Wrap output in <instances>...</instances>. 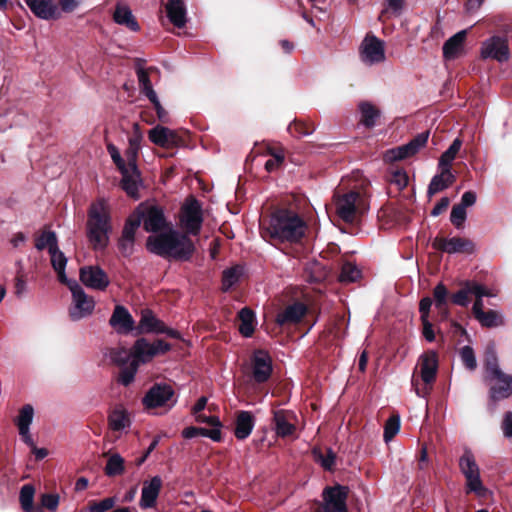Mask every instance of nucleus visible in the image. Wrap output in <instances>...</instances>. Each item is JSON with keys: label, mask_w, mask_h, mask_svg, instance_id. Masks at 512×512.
I'll return each mask as SVG.
<instances>
[{"label": "nucleus", "mask_w": 512, "mask_h": 512, "mask_svg": "<svg viewBox=\"0 0 512 512\" xmlns=\"http://www.w3.org/2000/svg\"><path fill=\"white\" fill-rule=\"evenodd\" d=\"M115 505V499L113 497L105 498L99 502H93L90 504L89 512H106L112 509Z\"/></svg>", "instance_id": "obj_59"}, {"label": "nucleus", "mask_w": 512, "mask_h": 512, "mask_svg": "<svg viewBox=\"0 0 512 512\" xmlns=\"http://www.w3.org/2000/svg\"><path fill=\"white\" fill-rule=\"evenodd\" d=\"M429 132H422L414 137L409 143L389 149L384 154L386 162H394L415 155L423 146L426 145Z\"/></svg>", "instance_id": "obj_14"}, {"label": "nucleus", "mask_w": 512, "mask_h": 512, "mask_svg": "<svg viewBox=\"0 0 512 512\" xmlns=\"http://www.w3.org/2000/svg\"><path fill=\"white\" fill-rule=\"evenodd\" d=\"M165 11L169 21L177 28H183L187 23V9L183 0H168Z\"/></svg>", "instance_id": "obj_24"}, {"label": "nucleus", "mask_w": 512, "mask_h": 512, "mask_svg": "<svg viewBox=\"0 0 512 512\" xmlns=\"http://www.w3.org/2000/svg\"><path fill=\"white\" fill-rule=\"evenodd\" d=\"M501 428L504 436L512 441V412L505 413Z\"/></svg>", "instance_id": "obj_64"}, {"label": "nucleus", "mask_w": 512, "mask_h": 512, "mask_svg": "<svg viewBox=\"0 0 512 512\" xmlns=\"http://www.w3.org/2000/svg\"><path fill=\"white\" fill-rule=\"evenodd\" d=\"M433 247L437 250L446 252L448 254L455 253H473L474 252V244L472 241L461 238V237H452V238H441L437 237L433 241Z\"/></svg>", "instance_id": "obj_16"}, {"label": "nucleus", "mask_w": 512, "mask_h": 512, "mask_svg": "<svg viewBox=\"0 0 512 512\" xmlns=\"http://www.w3.org/2000/svg\"><path fill=\"white\" fill-rule=\"evenodd\" d=\"M485 368L488 373V378L503 373V371L500 369L498 365L497 356L493 349L487 352L485 359Z\"/></svg>", "instance_id": "obj_55"}, {"label": "nucleus", "mask_w": 512, "mask_h": 512, "mask_svg": "<svg viewBox=\"0 0 512 512\" xmlns=\"http://www.w3.org/2000/svg\"><path fill=\"white\" fill-rule=\"evenodd\" d=\"M272 373V360L263 350H257L253 355V377L256 382L267 381Z\"/></svg>", "instance_id": "obj_22"}, {"label": "nucleus", "mask_w": 512, "mask_h": 512, "mask_svg": "<svg viewBox=\"0 0 512 512\" xmlns=\"http://www.w3.org/2000/svg\"><path fill=\"white\" fill-rule=\"evenodd\" d=\"M110 207L103 198L90 205L86 222V236L93 250H104L112 233Z\"/></svg>", "instance_id": "obj_2"}, {"label": "nucleus", "mask_w": 512, "mask_h": 512, "mask_svg": "<svg viewBox=\"0 0 512 512\" xmlns=\"http://www.w3.org/2000/svg\"><path fill=\"white\" fill-rule=\"evenodd\" d=\"M122 175V188L132 198H139V187L141 185L140 171L138 168L125 167L120 170Z\"/></svg>", "instance_id": "obj_23"}, {"label": "nucleus", "mask_w": 512, "mask_h": 512, "mask_svg": "<svg viewBox=\"0 0 512 512\" xmlns=\"http://www.w3.org/2000/svg\"><path fill=\"white\" fill-rule=\"evenodd\" d=\"M490 379L497 381L489 390V400L493 404L494 409L498 401L507 399L512 395V375L503 372Z\"/></svg>", "instance_id": "obj_20"}, {"label": "nucleus", "mask_w": 512, "mask_h": 512, "mask_svg": "<svg viewBox=\"0 0 512 512\" xmlns=\"http://www.w3.org/2000/svg\"><path fill=\"white\" fill-rule=\"evenodd\" d=\"M405 8V0H385V8L381 16L391 13L394 16H400Z\"/></svg>", "instance_id": "obj_56"}, {"label": "nucleus", "mask_w": 512, "mask_h": 512, "mask_svg": "<svg viewBox=\"0 0 512 512\" xmlns=\"http://www.w3.org/2000/svg\"><path fill=\"white\" fill-rule=\"evenodd\" d=\"M34 415L35 411L33 406L31 404H25L20 408L18 415L14 418V424L18 429L19 436L26 445H33L30 426L33 422Z\"/></svg>", "instance_id": "obj_17"}, {"label": "nucleus", "mask_w": 512, "mask_h": 512, "mask_svg": "<svg viewBox=\"0 0 512 512\" xmlns=\"http://www.w3.org/2000/svg\"><path fill=\"white\" fill-rule=\"evenodd\" d=\"M473 296L475 297V302L472 307V311L474 316L484 311V301L483 297H495L496 294L488 289L486 286L477 283V286L473 287Z\"/></svg>", "instance_id": "obj_38"}, {"label": "nucleus", "mask_w": 512, "mask_h": 512, "mask_svg": "<svg viewBox=\"0 0 512 512\" xmlns=\"http://www.w3.org/2000/svg\"><path fill=\"white\" fill-rule=\"evenodd\" d=\"M124 469L123 457L120 454L115 453L112 454L107 460L105 466V474L110 477L120 475L124 472Z\"/></svg>", "instance_id": "obj_45"}, {"label": "nucleus", "mask_w": 512, "mask_h": 512, "mask_svg": "<svg viewBox=\"0 0 512 512\" xmlns=\"http://www.w3.org/2000/svg\"><path fill=\"white\" fill-rule=\"evenodd\" d=\"M367 209L364 198L360 193L351 191L340 196L336 201L338 216L347 223H352L356 217Z\"/></svg>", "instance_id": "obj_6"}, {"label": "nucleus", "mask_w": 512, "mask_h": 512, "mask_svg": "<svg viewBox=\"0 0 512 512\" xmlns=\"http://www.w3.org/2000/svg\"><path fill=\"white\" fill-rule=\"evenodd\" d=\"M149 140L155 145L166 147L176 141V133L167 127L157 125L149 131Z\"/></svg>", "instance_id": "obj_31"}, {"label": "nucleus", "mask_w": 512, "mask_h": 512, "mask_svg": "<svg viewBox=\"0 0 512 512\" xmlns=\"http://www.w3.org/2000/svg\"><path fill=\"white\" fill-rule=\"evenodd\" d=\"M307 313V306L302 302H294L286 306L276 316L279 326H287L299 323Z\"/></svg>", "instance_id": "obj_21"}, {"label": "nucleus", "mask_w": 512, "mask_h": 512, "mask_svg": "<svg viewBox=\"0 0 512 512\" xmlns=\"http://www.w3.org/2000/svg\"><path fill=\"white\" fill-rule=\"evenodd\" d=\"M408 175L405 171L396 170L392 173L390 182L395 184L399 189H403L408 185Z\"/></svg>", "instance_id": "obj_62"}, {"label": "nucleus", "mask_w": 512, "mask_h": 512, "mask_svg": "<svg viewBox=\"0 0 512 512\" xmlns=\"http://www.w3.org/2000/svg\"><path fill=\"white\" fill-rule=\"evenodd\" d=\"M433 296L435 301V307L439 310L443 317L446 318L448 316V311L446 308L448 290L443 283H439L435 286L433 290Z\"/></svg>", "instance_id": "obj_40"}, {"label": "nucleus", "mask_w": 512, "mask_h": 512, "mask_svg": "<svg viewBox=\"0 0 512 512\" xmlns=\"http://www.w3.org/2000/svg\"><path fill=\"white\" fill-rule=\"evenodd\" d=\"M113 20L118 25L125 26L129 30L133 32H137L140 30V26L133 16V13L129 6L123 3H118L115 7V11L113 13Z\"/></svg>", "instance_id": "obj_26"}, {"label": "nucleus", "mask_w": 512, "mask_h": 512, "mask_svg": "<svg viewBox=\"0 0 512 512\" xmlns=\"http://www.w3.org/2000/svg\"><path fill=\"white\" fill-rule=\"evenodd\" d=\"M284 161V155L281 152L273 153L272 157L265 163V169L268 172L275 171Z\"/></svg>", "instance_id": "obj_63"}, {"label": "nucleus", "mask_w": 512, "mask_h": 512, "mask_svg": "<svg viewBox=\"0 0 512 512\" xmlns=\"http://www.w3.org/2000/svg\"><path fill=\"white\" fill-rule=\"evenodd\" d=\"M31 12L39 19L54 20L61 16L55 0H25Z\"/></svg>", "instance_id": "obj_19"}, {"label": "nucleus", "mask_w": 512, "mask_h": 512, "mask_svg": "<svg viewBox=\"0 0 512 512\" xmlns=\"http://www.w3.org/2000/svg\"><path fill=\"white\" fill-rule=\"evenodd\" d=\"M79 276L81 282L93 290L103 291L110 283L106 272L99 266H84L80 269Z\"/></svg>", "instance_id": "obj_15"}, {"label": "nucleus", "mask_w": 512, "mask_h": 512, "mask_svg": "<svg viewBox=\"0 0 512 512\" xmlns=\"http://www.w3.org/2000/svg\"><path fill=\"white\" fill-rule=\"evenodd\" d=\"M58 246V240L55 232L53 231H44L41 235H39L35 242V247L37 250L48 249V252L52 251Z\"/></svg>", "instance_id": "obj_44"}, {"label": "nucleus", "mask_w": 512, "mask_h": 512, "mask_svg": "<svg viewBox=\"0 0 512 512\" xmlns=\"http://www.w3.org/2000/svg\"><path fill=\"white\" fill-rule=\"evenodd\" d=\"M440 169H441V172L439 174H436L435 176H433V178L431 179V181L428 185L427 194L430 197L435 195L438 192H441V191L447 189L455 181V176L452 173L451 169H444V168H440Z\"/></svg>", "instance_id": "obj_27"}, {"label": "nucleus", "mask_w": 512, "mask_h": 512, "mask_svg": "<svg viewBox=\"0 0 512 512\" xmlns=\"http://www.w3.org/2000/svg\"><path fill=\"white\" fill-rule=\"evenodd\" d=\"M466 34V30H461L444 43L443 56L446 60H453L462 53Z\"/></svg>", "instance_id": "obj_29"}, {"label": "nucleus", "mask_w": 512, "mask_h": 512, "mask_svg": "<svg viewBox=\"0 0 512 512\" xmlns=\"http://www.w3.org/2000/svg\"><path fill=\"white\" fill-rule=\"evenodd\" d=\"M162 484V479L158 475L153 476L150 480L143 482L141 497L139 500V506L141 509L146 510L156 506Z\"/></svg>", "instance_id": "obj_18"}, {"label": "nucleus", "mask_w": 512, "mask_h": 512, "mask_svg": "<svg viewBox=\"0 0 512 512\" xmlns=\"http://www.w3.org/2000/svg\"><path fill=\"white\" fill-rule=\"evenodd\" d=\"M203 223L202 206L200 202L189 197L181 208L180 225L191 235H198Z\"/></svg>", "instance_id": "obj_8"}, {"label": "nucleus", "mask_w": 512, "mask_h": 512, "mask_svg": "<svg viewBox=\"0 0 512 512\" xmlns=\"http://www.w3.org/2000/svg\"><path fill=\"white\" fill-rule=\"evenodd\" d=\"M34 494L35 489L32 485H24L20 490V503L21 507L25 512H34Z\"/></svg>", "instance_id": "obj_48"}, {"label": "nucleus", "mask_w": 512, "mask_h": 512, "mask_svg": "<svg viewBox=\"0 0 512 512\" xmlns=\"http://www.w3.org/2000/svg\"><path fill=\"white\" fill-rule=\"evenodd\" d=\"M480 55L483 59H492L500 63L510 58L509 41L506 36L494 35L482 42Z\"/></svg>", "instance_id": "obj_10"}, {"label": "nucleus", "mask_w": 512, "mask_h": 512, "mask_svg": "<svg viewBox=\"0 0 512 512\" xmlns=\"http://www.w3.org/2000/svg\"><path fill=\"white\" fill-rule=\"evenodd\" d=\"M290 414L284 410H277L274 412V425L275 431L278 436H290L295 431V426L289 422Z\"/></svg>", "instance_id": "obj_33"}, {"label": "nucleus", "mask_w": 512, "mask_h": 512, "mask_svg": "<svg viewBox=\"0 0 512 512\" xmlns=\"http://www.w3.org/2000/svg\"><path fill=\"white\" fill-rule=\"evenodd\" d=\"M174 389L166 383L154 384L144 395L142 403L146 409L167 407L171 409L175 403Z\"/></svg>", "instance_id": "obj_9"}, {"label": "nucleus", "mask_w": 512, "mask_h": 512, "mask_svg": "<svg viewBox=\"0 0 512 512\" xmlns=\"http://www.w3.org/2000/svg\"><path fill=\"white\" fill-rule=\"evenodd\" d=\"M322 496L323 504L319 512H347V487L341 485L326 487Z\"/></svg>", "instance_id": "obj_13"}, {"label": "nucleus", "mask_w": 512, "mask_h": 512, "mask_svg": "<svg viewBox=\"0 0 512 512\" xmlns=\"http://www.w3.org/2000/svg\"><path fill=\"white\" fill-rule=\"evenodd\" d=\"M358 108L361 114V123L367 128L374 127L380 117V110L370 102H361Z\"/></svg>", "instance_id": "obj_37"}, {"label": "nucleus", "mask_w": 512, "mask_h": 512, "mask_svg": "<svg viewBox=\"0 0 512 512\" xmlns=\"http://www.w3.org/2000/svg\"><path fill=\"white\" fill-rule=\"evenodd\" d=\"M460 357L466 368L469 370H474L477 367L476 357L470 346L462 347Z\"/></svg>", "instance_id": "obj_58"}, {"label": "nucleus", "mask_w": 512, "mask_h": 512, "mask_svg": "<svg viewBox=\"0 0 512 512\" xmlns=\"http://www.w3.org/2000/svg\"><path fill=\"white\" fill-rule=\"evenodd\" d=\"M139 366L140 365H138L131 359L130 363L127 366H123V368L121 369L118 377V382L124 386H128L129 384H131L134 381Z\"/></svg>", "instance_id": "obj_49"}, {"label": "nucleus", "mask_w": 512, "mask_h": 512, "mask_svg": "<svg viewBox=\"0 0 512 512\" xmlns=\"http://www.w3.org/2000/svg\"><path fill=\"white\" fill-rule=\"evenodd\" d=\"M135 240L131 238L120 237L118 241V248L121 254L125 257L130 256L134 251Z\"/></svg>", "instance_id": "obj_61"}, {"label": "nucleus", "mask_w": 512, "mask_h": 512, "mask_svg": "<svg viewBox=\"0 0 512 512\" xmlns=\"http://www.w3.org/2000/svg\"><path fill=\"white\" fill-rule=\"evenodd\" d=\"M146 246L151 253L181 261L190 259L195 250L192 240L176 230L149 236Z\"/></svg>", "instance_id": "obj_1"}, {"label": "nucleus", "mask_w": 512, "mask_h": 512, "mask_svg": "<svg viewBox=\"0 0 512 512\" xmlns=\"http://www.w3.org/2000/svg\"><path fill=\"white\" fill-rule=\"evenodd\" d=\"M360 277V270L356 265L346 262L342 265L339 281L342 283H351Z\"/></svg>", "instance_id": "obj_51"}, {"label": "nucleus", "mask_w": 512, "mask_h": 512, "mask_svg": "<svg viewBox=\"0 0 512 512\" xmlns=\"http://www.w3.org/2000/svg\"><path fill=\"white\" fill-rule=\"evenodd\" d=\"M466 217V209L463 206L458 204L453 206L450 214V220L456 228L462 227Z\"/></svg>", "instance_id": "obj_57"}, {"label": "nucleus", "mask_w": 512, "mask_h": 512, "mask_svg": "<svg viewBox=\"0 0 512 512\" xmlns=\"http://www.w3.org/2000/svg\"><path fill=\"white\" fill-rule=\"evenodd\" d=\"M51 258V264L55 272L58 274V279L63 284H68L73 280H69L65 274V268L67 265V258L62 251L59 250L58 246L49 252Z\"/></svg>", "instance_id": "obj_34"}, {"label": "nucleus", "mask_w": 512, "mask_h": 512, "mask_svg": "<svg viewBox=\"0 0 512 512\" xmlns=\"http://www.w3.org/2000/svg\"><path fill=\"white\" fill-rule=\"evenodd\" d=\"M360 58L369 66L384 62L385 42L373 34L366 35L360 46Z\"/></svg>", "instance_id": "obj_11"}, {"label": "nucleus", "mask_w": 512, "mask_h": 512, "mask_svg": "<svg viewBox=\"0 0 512 512\" xmlns=\"http://www.w3.org/2000/svg\"><path fill=\"white\" fill-rule=\"evenodd\" d=\"M461 145V140L456 138L449 148L441 155L439 159V168L451 169V163L459 152Z\"/></svg>", "instance_id": "obj_42"}, {"label": "nucleus", "mask_w": 512, "mask_h": 512, "mask_svg": "<svg viewBox=\"0 0 512 512\" xmlns=\"http://www.w3.org/2000/svg\"><path fill=\"white\" fill-rule=\"evenodd\" d=\"M459 469L466 480V493H474L480 497L485 496L487 489L483 485L480 468L470 449H465L462 456L459 458Z\"/></svg>", "instance_id": "obj_4"}, {"label": "nucleus", "mask_w": 512, "mask_h": 512, "mask_svg": "<svg viewBox=\"0 0 512 512\" xmlns=\"http://www.w3.org/2000/svg\"><path fill=\"white\" fill-rule=\"evenodd\" d=\"M314 459L321 464V466L326 470H331L335 464V453L332 449H327L326 455L322 453L319 448H314L313 451Z\"/></svg>", "instance_id": "obj_50"}, {"label": "nucleus", "mask_w": 512, "mask_h": 512, "mask_svg": "<svg viewBox=\"0 0 512 512\" xmlns=\"http://www.w3.org/2000/svg\"><path fill=\"white\" fill-rule=\"evenodd\" d=\"M307 231L306 222L295 212L281 209L272 214L267 233L279 242L298 243Z\"/></svg>", "instance_id": "obj_3"}, {"label": "nucleus", "mask_w": 512, "mask_h": 512, "mask_svg": "<svg viewBox=\"0 0 512 512\" xmlns=\"http://www.w3.org/2000/svg\"><path fill=\"white\" fill-rule=\"evenodd\" d=\"M109 324L118 332H128L132 330L134 321L125 307L117 305L109 320Z\"/></svg>", "instance_id": "obj_28"}, {"label": "nucleus", "mask_w": 512, "mask_h": 512, "mask_svg": "<svg viewBox=\"0 0 512 512\" xmlns=\"http://www.w3.org/2000/svg\"><path fill=\"white\" fill-rule=\"evenodd\" d=\"M107 151H108L112 161L114 162V164L119 169V171L126 167L125 160L122 158L118 148L114 144L109 143L107 145Z\"/></svg>", "instance_id": "obj_60"}, {"label": "nucleus", "mask_w": 512, "mask_h": 512, "mask_svg": "<svg viewBox=\"0 0 512 512\" xmlns=\"http://www.w3.org/2000/svg\"><path fill=\"white\" fill-rule=\"evenodd\" d=\"M328 271L326 267L317 260L308 261L304 269V277L309 283H319L326 279Z\"/></svg>", "instance_id": "obj_32"}, {"label": "nucleus", "mask_w": 512, "mask_h": 512, "mask_svg": "<svg viewBox=\"0 0 512 512\" xmlns=\"http://www.w3.org/2000/svg\"><path fill=\"white\" fill-rule=\"evenodd\" d=\"M242 275V268L234 266L224 270L222 277V289L224 291L230 290L240 279Z\"/></svg>", "instance_id": "obj_46"}, {"label": "nucleus", "mask_w": 512, "mask_h": 512, "mask_svg": "<svg viewBox=\"0 0 512 512\" xmlns=\"http://www.w3.org/2000/svg\"><path fill=\"white\" fill-rule=\"evenodd\" d=\"M474 317L484 327H496L502 323L500 315L495 310L482 311Z\"/></svg>", "instance_id": "obj_47"}, {"label": "nucleus", "mask_w": 512, "mask_h": 512, "mask_svg": "<svg viewBox=\"0 0 512 512\" xmlns=\"http://www.w3.org/2000/svg\"><path fill=\"white\" fill-rule=\"evenodd\" d=\"M108 357L113 363L119 366H125L131 361L130 351L128 352L125 348L111 349L109 351Z\"/></svg>", "instance_id": "obj_54"}, {"label": "nucleus", "mask_w": 512, "mask_h": 512, "mask_svg": "<svg viewBox=\"0 0 512 512\" xmlns=\"http://www.w3.org/2000/svg\"><path fill=\"white\" fill-rule=\"evenodd\" d=\"M163 322L156 318L150 310H144L139 321V329L146 333H156L163 331Z\"/></svg>", "instance_id": "obj_35"}, {"label": "nucleus", "mask_w": 512, "mask_h": 512, "mask_svg": "<svg viewBox=\"0 0 512 512\" xmlns=\"http://www.w3.org/2000/svg\"><path fill=\"white\" fill-rule=\"evenodd\" d=\"M72 293V305L69 309V316L73 321H78L92 314L95 302L89 297L84 289L74 280L66 284Z\"/></svg>", "instance_id": "obj_7"}, {"label": "nucleus", "mask_w": 512, "mask_h": 512, "mask_svg": "<svg viewBox=\"0 0 512 512\" xmlns=\"http://www.w3.org/2000/svg\"><path fill=\"white\" fill-rule=\"evenodd\" d=\"M255 425V419L251 412L240 411L236 418L235 436L239 440L246 439L252 432Z\"/></svg>", "instance_id": "obj_30"}, {"label": "nucleus", "mask_w": 512, "mask_h": 512, "mask_svg": "<svg viewBox=\"0 0 512 512\" xmlns=\"http://www.w3.org/2000/svg\"><path fill=\"white\" fill-rule=\"evenodd\" d=\"M136 74H137L141 92L148 99H151V98L154 99L157 94L154 91L151 81L149 79L148 71L146 69H144L143 67L139 66L136 69Z\"/></svg>", "instance_id": "obj_41"}, {"label": "nucleus", "mask_w": 512, "mask_h": 512, "mask_svg": "<svg viewBox=\"0 0 512 512\" xmlns=\"http://www.w3.org/2000/svg\"><path fill=\"white\" fill-rule=\"evenodd\" d=\"M420 377L422 381L429 385L434 382L438 369V361L435 352L423 354L419 361Z\"/></svg>", "instance_id": "obj_25"}, {"label": "nucleus", "mask_w": 512, "mask_h": 512, "mask_svg": "<svg viewBox=\"0 0 512 512\" xmlns=\"http://www.w3.org/2000/svg\"><path fill=\"white\" fill-rule=\"evenodd\" d=\"M400 430V417L399 415H392L385 423L384 427V441L386 443L390 442L392 438L399 432Z\"/></svg>", "instance_id": "obj_52"}, {"label": "nucleus", "mask_w": 512, "mask_h": 512, "mask_svg": "<svg viewBox=\"0 0 512 512\" xmlns=\"http://www.w3.org/2000/svg\"><path fill=\"white\" fill-rule=\"evenodd\" d=\"M141 217V223L147 232H157L166 225L163 209L154 204H140L134 212Z\"/></svg>", "instance_id": "obj_12"}, {"label": "nucleus", "mask_w": 512, "mask_h": 512, "mask_svg": "<svg viewBox=\"0 0 512 512\" xmlns=\"http://www.w3.org/2000/svg\"><path fill=\"white\" fill-rule=\"evenodd\" d=\"M254 318L253 311L247 307L239 311L240 326L239 331L244 337L252 336L254 332Z\"/></svg>", "instance_id": "obj_39"}, {"label": "nucleus", "mask_w": 512, "mask_h": 512, "mask_svg": "<svg viewBox=\"0 0 512 512\" xmlns=\"http://www.w3.org/2000/svg\"><path fill=\"white\" fill-rule=\"evenodd\" d=\"M109 426L114 431H123L127 429L130 424V416L126 409L116 408L109 415Z\"/></svg>", "instance_id": "obj_36"}, {"label": "nucleus", "mask_w": 512, "mask_h": 512, "mask_svg": "<svg viewBox=\"0 0 512 512\" xmlns=\"http://www.w3.org/2000/svg\"><path fill=\"white\" fill-rule=\"evenodd\" d=\"M171 349V345L161 339L150 343L145 338H139L130 349L131 359L138 365L150 362L154 357L163 355Z\"/></svg>", "instance_id": "obj_5"}, {"label": "nucleus", "mask_w": 512, "mask_h": 512, "mask_svg": "<svg viewBox=\"0 0 512 512\" xmlns=\"http://www.w3.org/2000/svg\"><path fill=\"white\" fill-rule=\"evenodd\" d=\"M474 286H477V282L467 281L463 288L452 295V302L462 307L468 306L469 295H473Z\"/></svg>", "instance_id": "obj_43"}, {"label": "nucleus", "mask_w": 512, "mask_h": 512, "mask_svg": "<svg viewBox=\"0 0 512 512\" xmlns=\"http://www.w3.org/2000/svg\"><path fill=\"white\" fill-rule=\"evenodd\" d=\"M141 224V217H137L135 213L130 215L126 220L124 228L122 230V237L131 238L135 240V234Z\"/></svg>", "instance_id": "obj_53"}]
</instances>
